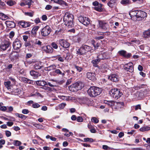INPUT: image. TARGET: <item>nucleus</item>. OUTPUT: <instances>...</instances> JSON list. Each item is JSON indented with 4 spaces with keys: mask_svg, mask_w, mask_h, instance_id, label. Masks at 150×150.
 Returning a JSON list of instances; mask_svg holds the SVG:
<instances>
[{
    "mask_svg": "<svg viewBox=\"0 0 150 150\" xmlns=\"http://www.w3.org/2000/svg\"><path fill=\"white\" fill-rule=\"evenodd\" d=\"M74 16L73 14L69 12H66L64 17V21L66 25L70 28L73 27L74 24L73 23Z\"/></svg>",
    "mask_w": 150,
    "mask_h": 150,
    "instance_id": "nucleus-1",
    "label": "nucleus"
},
{
    "mask_svg": "<svg viewBox=\"0 0 150 150\" xmlns=\"http://www.w3.org/2000/svg\"><path fill=\"white\" fill-rule=\"evenodd\" d=\"M107 5L109 7L111 8L116 7L117 5L116 0H110L107 3Z\"/></svg>",
    "mask_w": 150,
    "mask_h": 150,
    "instance_id": "nucleus-22",
    "label": "nucleus"
},
{
    "mask_svg": "<svg viewBox=\"0 0 150 150\" xmlns=\"http://www.w3.org/2000/svg\"><path fill=\"white\" fill-rule=\"evenodd\" d=\"M55 57H56V58L58 59V61L61 62H63L64 61L63 58L62 57H60V55H58Z\"/></svg>",
    "mask_w": 150,
    "mask_h": 150,
    "instance_id": "nucleus-44",
    "label": "nucleus"
},
{
    "mask_svg": "<svg viewBox=\"0 0 150 150\" xmlns=\"http://www.w3.org/2000/svg\"><path fill=\"white\" fill-rule=\"evenodd\" d=\"M22 43L18 39H16L13 43V46L14 50H18L22 46Z\"/></svg>",
    "mask_w": 150,
    "mask_h": 150,
    "instance_id": "nucleus-12",
    "label": "nucleus"
},
{
    "mask_svg": "<svg viewBox=\"0 0 150 150\" xmlns=\"http://www.w3.org/2000/svg\"><path fill=\"white\" fill-rule=\"evenodd\" d=\"M76 120L77 121L79 122H82L83 121V118L80 116L77 117Z\"/></svg>",
    "mask_w": 150,
    "mask_h": 150,
    "instance_id": "nucleus-52",
    "label": "nucleus"
},
{
    "mask_svg": "<svg viewBox=\"0 0 150 150\" xmlns=\"http://www.w3.org/2000/svg\"><path fill=\"white\" fill-rule=\"evenodd\" d=\"M31 42L33 44V45L34 44L38 45H41L42 42L39 40L36 39L34 40H31Z\"/></svg>",
    "mask_w": 150,
    "mask_h": 150,
    "instance_id": "nucleus-36",
    "label": "nucleus"
},
{
    "mask_svg": "<svg viewBox=\"0 0 150 150\" xmlns=\"http://www.w3.org/2000/svg\"><path fill=\"white\" fill-rule=\"evenodd\" d=\"M8 18V17L6 15L0 12V18L3 20H5L7 19Z\"/></svg>",
    "mask_w": 150,
    "mask_h": 150,
    "instance_id": "nucleus-35",
    "label": "nucleus"
},
{
    "mask_svg": "<svg viewBox=\"0 0 150 150\" xmlns=\"http://www.w3.org/2000/svg\"><path fill=\"white\" fill-rule=\"evenodd\" d=\"M36 83L39 86H43L47 85V83L44 81H36Z\"/></svg>",
    "mask_w": 150,
    "mask_h": 150,
    "instance_id": "nucleus-29",
    "label": "nucleus"
},
{
    "mask_svg": "<svg viewBox=\"0 0 150 150\" xmlns=\"http://www.w3.org/2000/svg\"><path fill=\"white\" fill-rule=\"evenodd\" d=\"M138 10L131 11L129 13V15L131 18L136 17L137 18V12Z\"/></svg>",
    "mask_w": 150,
    "mask_h": 150,
    "instance_id": "nucleus-28",
    "label": "nucleus"
},
{
    "mask_svg": "<svg viewBox=\"0 0 150 150\" xmlns=\"http://www.w3.org/2000/svg\"><path fill=\"white\" fill-rule=\"evenodd\" d=\"M4 84L6 87L8 88L10 86L11 82L9 81L5 82H4Z\"/></svg>",
    "mask_w": 150,
    "mask_h": 150,
    "instance_id": "nucleus-49",
    "label": "nucleus"
},
{
    "mask_svg": "<svg viewBox=\"0 0 150 150\" xmlns=\"http://www.w3.org/2000/svg\"><path fill=\"white\" fill-rule=\"evenodd\" d=\"M104 103L105 104H106L109 107H111L114 106L116 103L115 102L112 100H104Z\"/></svg>",
    "mask_w": 150,
    "mask_h": 150,
    "instance_id": "nucleus-24",
    "label": "nucleus"
},
{
    "mask_svg": "<svg viewBox=\"0 0 150 150\" xmlns=\"http://www.w3.org/2000/svg\"><path fill=\"white\" fill-rule=\"evenodd\" d=\"M11 43L8 40H6L2 42L0 44V50L4 51L8 49V52L10 51L11 50V47L10 46Z\"/></svg>",
    "mask_w": 150,
    "mask_h": 150,
    "instance_id": "nucleus-5",
    "label": "nucleus"
},
{
    "mask_svg": "<svg viewBox=\"0 0 150 150\" xmlns=\"http://www.w3.org/2000/svg\"><path fill=\"white\" fill-rule=\"evenodd\" d=\"M99 27L103 30L108 31L109 30V25L105 21H99Z\"/></svg>",
    "mask_w": 150,
    "mask_h": 150,
    "instance_id": "nucleus-8",
    "label": "nucleus"
},
{
    "mask_svg": "<svg viewBox=\"0 0 150 150\" xmlns=\"http://www.w3.org/2000/svg\"><path fill=\"white\" fill-rule=\"evenodd\" d=\"M84 141L85 142H93V140L91 138H84Z\"/></svg>",
    "mask_w": 150,
    "mask_h": 150,
    "instance_id": "nucleus-43",
    "label": "nucleus"
},
{
    "mask_svg": "<svg viewBox=\"0 0 150 150\" xmlns=\"http://www.w3.org/2000/svg\"><path fill=\"white\" fill-rule=\"evenodd\" d=\"M15 34L14 32L13 31H11L9 33V37L10 38H12L14 36Z\"/></svg>",
    "mask_w": 150,
    "mask_h": 150,
    "instance_id": "nucleus-57",
    "label": "nucleus"
},
{
    "mask_svg": "<svg viewBox=\"0 0 150 150\" xmlns=\"http://www.w3.org/2000/svg\"><path fill=\"white\" fill-rule=\"evenodd\" d=\"M124 69L130 72L134 71L133 64L132 62H129L125 64L123 66Z\"/></svg>",
    "mask_w": 150,
    "mask_h": 150,
    "instance_id": "nucleus-11",
    "label": "nucleus"
},
{
    "mask_svg": "<svg viewBox=\"0 0 150 150\" xmlns=\"http://www.w3.org/2000/svg\"><path fill=\"white\" fill-rule=\"evenodd\" d=\"M144 37L146 38H150V29L145 31L144 33Z\"/></svg>",
    "mask_w": 150,
    "mask_h": 150,
    "instance_id": "nucleus-33",
    "label": "nucleus"
},
{
    "mask_svg": "<svg viewBox=\"0 0 150 150\" xmlns=\"http://www.w3.org/2000/svg\"><path fill=\"white\" fill-rule=\"evenodd\" d=\"M99 57L101 59H108L110 57V55L107 52H103L99 54Z\"/></svg>",
    "mask_w": 150,
    "mask_h": 150,
    "instance_id": "nucleus-20",
    "label": "nucleus"
},
{
    "mask_svg": "<svg viewBox=\"0 0 150 150\" xmlns=\"http://www.w3.org/2000/svg\"><path fill=\"white\" fill-rule=\"evenodd\" d=\"M54 2L63 6H67V4L63 0H53Z\"/></svg>",
    "mask_w": 150,
    "mask_h": 150,
    "instance_id": "nucleus-21",
    "label": "nucleus"
},
{
    "mask_svg": "<svg viewBox=\"0 0 150 150\" xmlns=\"http://www.w3.org/2000/svg\"><path fill=\"white\" fill-rule=\"evenodd\" d=\"M5 133L6 136L8 137L10 136L11 135V132L8 130H6L5 131Z\"/></svg>",
    "mask_w": 150,
    "mask_h": 150,
    "instance_id": "nucleus-56",
    "label": "nucleus"
},
{
    "mask_svg": "<svg viewBox=\"0 0 150 150\" xmlns=\"http://www.w3.org/2000/svg\"><path fill=\"white\" fill-rule=\"evenodd\" d=\"M1 57L2 58H7V54H2L1 55H0Z\"/></svg>",
    "mask_w": 150,
    "mask_h": 150,
    "instance_id": "nucleus-64",
    "label": "nucleus"
},
{
    "mask_svg": "<svg viewBox=\"0 0 150 150\" xmlns=\"http://www.w3.org/2000/svg\"><path fill=\"white\" fill-rule=\"evenodd\" d=\"M18 24L23 28L29 27L31 25L30 23L28 22H25L23 21H19L18 22Z\"/></svg>",
    "mask_w": 150,
    "mask_h": 150,
    "instance_id": "nucleus-18",
    "label": "nucleus"
},
{
    "mask_svg": "<svg viewBox=\"0 0 150 150\" xmlns=\"http://www.w3.org/2000/svg\"><path fill=\"white\" fill-rule=\"evenodd\" d=\"M22 112L23 114H27L29 113V111L28 109H24L22 110Z\"/></svg>",
    "mask_w": 150,
    "mask_h": 150,
    "instance_id": "nucleus-55",
    "label": "nucleus"
},
{
    "mask_svg": "<svg viewBox=\"0 0 150 150\" xmlns=\"http://www.w3.org/2000/svg\"><path fill=\"white\" fill-rule=\"evenodd\" d=\"M42 49L47 53H52L53 52V49L50 46L47 45L42 47Z\"/></svg>",
    "mask_w": 150,
    "mask_h": 150,
    "instance_id": "nucleus-16",
    "label": "nucleus"
},
{
    "mask_svg": "<svg viewBox=\"0 0 150 150\" xmlns=\"http://www.w3.org/2000/svg\"><path fill=\"white\" fill-rule=\"evenodd\" d=\"M30 73L31 76L35 77H36L40 76V74L34 70H32L30 71Z\"/></svg>",
    "mask_w": 150,
    "mask_h": 150,
    "instance_id": "nucleus-27",
    "label": "nucleus"
},
{
    "mask_svg": "<svg viewBox=\"0 0 150 150\" xmlns=\"http://www.w3.org/2000/svg\"><path fill=\"white\" fill-rule=\"evenodd\" d=\"M13 144L15 146H19L22 143L19 141L14 140L13 141Z\"/></svg>",
    "mask_w": 150,
    "mask_h": 150,
    "instance_id": "nucleus-39",
    "label": "nucleus"
},
{
    "mask_svg": "<svg viewBox=\"0 0 150 150\" xmlns=\"http://www.w3.org/2000/svg\"><path fill=\"white\" fill-rule=\"evenodd\" d=\"M101 59H100V58H99V55H98L97 57V58L96 59L94 60H93L92 61H94L95 62L98 63H99L100 62Z\"/></svg>",
    "mask_w": 150,
    "mask_h": 150,
    "instance_id": "nucleus-54",
    "label": "nucleus"
},
{
    "mask_svg": "<svg viewBox=\"0 0 150 150\" xmlns=\"http://www.w3.org/2000/svg\"><path fill=\"white\" fill-rule=\"evenodd\" d=\"M74 40L76 42H79L81 41L80 38L78 37H76L74 38Z\"/></svg>",
    "mask_w": 150,
    "mask_h": 150,
    "instance_id": "nucleus-58",
    "label": "nucleus"
},
{
    "mask_svg": "<svg viewBox=\"0 0 150 150\" xmlns=\"http://www.w3.org/2000/svg\"><path fill=\"white\" fill-rule=\"evenodd\" d=\"M91 121L92 122L96 124L98 123L99 120L96 117H93L91 119Z\"/></svg>",
    "mask_w": 150,
    "mask_h": 150,
    "instance_id": "nucleus-48",
    "label": "nucleus"
},
{
    "mask_svg": "<svg viewBox=\"0 0 150 150\" xmlns=\"http://www.w3.org/2000/svg\"><path fill=\"white\" fill-rule=\"evenodd\" d=\"M150 130V127L148 126H145L140 128L139 129L140 131L144 132Z\"/></svg>",
    "mask_w": 150,
    "mask_h": 150,
    "instance_id": "nucleus-38",
    "label": "nucleus"
},
{
    "mask_svg": "<svg viewBox=\"0 0 150 150\" xmlns=\"http://www.w3.org/2000/svg\"><path fill=\"white\" fill-rule=\"evenodd\" d=\"M100 46V44L98 42L96 43L95 45H94V47L95 49H97L98 47Z\"/></svg>",
    "mask_w": 150,
    "mask_h": 150,
    "instance_id": "nucleus-63",
    "label": "nucleus"
},
{
    "mask_svg": "<svg viewBox=\"0 0 150 150\" xmlns=\"http://www.w3.org/2000/svg\"><path fill=\"white\" fill-rule=\"evenodd\" d=\"M34 68L35 69H40L41 68V66L40 65V64L37 63L34 65Z\"/></svg>",
    "mask_w": 150,
    "mask_h": 150,
    "instance_id": "nucleus-42",
    "label": "nucleus"
},
{
    "mask_svg": "<svg viewBox=\"0 0 150 150\" xmlns=\"http://www.w3.org/2000/svg\"><path fill=\"white\" fill-rule=\"evenodd\" d=\"M42 89L45 90H47L48 91H51L52 90V88L48 86H43L42 88Z\"/></svg>",
    "mask_w": 150,
    "mask_h": 150,
    "instance_id": "nucleus-53",
    "label": "nucleus"
},
{
    "mask_svg": "<svg viewBox=\"0 0 150 150\" xmlns=\"http://www.w3.org/2000/svg\"><path fill=\"white\" fill-rule=\"evenodd\" d=\"M52 47L55 49H57L58 46L54 42H52L51 44Z\"/></svg>",
    "mask_w": 150,
    "mask_h": 150,
    "instance_id": "nucleus-51",
    "label": "nucleus"
},
{
    "mask_svg": "<svg viewBox=\"0 0 150 150\" xmlns=\"http://www.w3.org/2000/svg\"><path fill=\"white\" fill-rule=\"evenodd\" d=\"M66 105V104L65 103H62L59 105L58 107H56L55 109L57 110L58 109L60 110L64 108Z\"/></svg>",
    "mask_w": 150,
    "mask_h": 150,
    "instance_id": "nucleus-34",
    "label": "nucleus"
},
{
    "mask_svg": "<svg viewBox=\"0 0 150 150\" xmlns=\"http://www.w3.org/2000/svg\"><path fill=\"white\" fill-rule=\"evenodd\" d=\"M79 101L81 103L86 104L89 105L91 103L89 100L86 97H83L79 98Z\"/></svg>",
    "mask_w": 150,
    "mask_h": 150,
    "instance_id": "nucleus-14",
    "label": "nucleus"
},
{
    "mask_svg": "<svg viewBox=\"0 0 150 150\" xmlns=\"http://www.w3.org/2000/svg\"><path fill=\"white\" fill-rule=\"evenodd\" d=\"M108 79L112 81L117 82L119 81V76L116 74H113L109 76Z\"/></svg>",
    "mask_w": 150,
    "mask_h": 150,
    "instance_id": "nucleus-17",
    "label": "nucleus"
},
{
    "mask_svg": "<svg viewBox=\"0 0 150 150\" xmlns=\"http://www.w3.org/2000/svg\"><path fill=\"white\" fill-rule=\"evenodd\" d=\"M92 50L91 47L86 45H83L80 48L76 49V54L78 55H84L88 52L91 53Z\"/></svg>",
    "mask_w": 150,
    "mask_h": 150,
    "instance_id": "nucleus-2",
    "label": "nucleus"
},
{
    "mask_svg": "<svg viewBox=\"0 0 150 150\" xmlns=\"http://www.w3.org/2000/svg\"><path fill=\"white\" fill-rule=\"evenodd\" d=\"M15 1L12 0H8L6 2L7 4L10 6H12L14 4Z\"/></svg>",
    "mask_w": 150,
    "mask_h": 150,
    "instance_id": "nucleus-41",
    "label": "nucleus"
},
{
    "mask_svg": "<svg viewBox=\"0 0 150 150\" xmlns=\"http://www.w3.org/2000/svg\"><path fill=\"white\" fill-rule=\"evenodd\" d=\"M84 86V84L83 82L79 81L75 83L72 85L70 86L69 88H71L73 91H77L81 89Z\"/></svg>",
    "mask_w": 150,
    "mask_h": 150,
    "instance_id": "nucleus-6",
    "label": "nucleus"
},
{
    "mask_svg": "<svg viewBox=\"0 0 150 150\" xmlns=\"http://www.w3.org/2000/svg\"><path fill=\"white\" fill-rule=\"evenodd\" d=\"M6 109V107L5 106H1L0 108V110L3 111H5Z\"/></svg>",
    "mask_w": 150,
    "mask_h": 150,
    "instance_id": "nucleus-60",
    "label": "nucleus"
},
{
    "mask_svg": "<svg viewBox=\"0 0 150 150\" xmlns=\"http://www.w3.org/2000/svg\"><path fill=\"white\" fill-rule=\"evenodd\" d=\"M13 65L12 64H9L6 66V70L8 72L10 73H11Z\"/></svg>",
    "mask_w": 150,
    "mask_h": 150,
    "instance_id": "nucleus-37",
    "label": "nucleus"
},
{
    "mask_svg": "<svg viewBox=\"0 0 150 150\" xmlns=\"http://www.w3.org/2000/svg\"><path fill=\"white\" fill-rule=\"evenodd\" d=\"M40 105L37 103H33L32 105V107L34 108H39Z\"/></svg>",
    "mask_w": 150,
    "mask_h": 150,
    "instance_id": "nucleus-50",
    "label": "nucleus"
},
{
    "mask_svg": "<svg viewBox=\"0 0 150 150\" xmlns=\"http://www.w3.org/2000/svg\"><path fill=\"white\" fill-rule=\"evenodd\" d=\"M39 28V26H36L34 27L32 29L33 31H35L36 32L38 31V29Z\"/></svg>",
    "mask_w": 150,
    "mask_h": 150,
    "instance_id": "nucleus-59",
    "label": "nucleus"
},
{
    "mask_svg": "<svg viewBox=\"0 0 150 150\" xmlns=\"http://www.w3.org/2000/svg\"><path fill=\"white\" fill-rule=\"evenodd\" d=\"M56 69V66L55 65H52L47 67V70L48 71H50L55 69Z\"/></svg>",
    "mask_w": 150,
    "mask_h": 150,
    "instance_id": "nucleus-40",
    "label": "nucleus"
},
{
    "mask_svg": "<svg viewBox=\"0 0 150 150\" xmlns=\"http://www.w3.org/2000/svg\"><path fill=\"white\" fill-rule=\"evenodd\" d=\"M102 92L101 88L95 86H91L88 90V93L91 97H95L100 94Z\"/></svg>",
    "mask_w": 150,
    "mask_h": 150,
    "instance_id": "nucleus-3",
    "label": "nucleus"
},
{
    "mask_svg": "<svg viewBox=\"0 0 150 150\" xmlns=\"http://www.w3.org/2000/svg\"><path fill=\"white\" fill-rule=\"evenodd\" d=\"M24 14L25 15L30 17H32L33 15V13L31 12H25L24 13Z\"/></svg>",
    "mask_w": 150,
    "mask_h": 150,
    "instance_id": "nucleus-46",
    "label": "nucleus"
},
{
    "mask_svg": "<svg viewBox=\"0 0 150 150\" xmlns=\"http://www.w3.org/2000/svg\"><path fill=\"white\" fill-rule=\"evenodd\" d=\"M87 77L92 81H95L96 79L95 74L93 72H88L87 73Z\"/></svg>",
    "mask_w": 150,
    "mask_h": 150,
    "instance_id": "nucleus-19",
    "label": "nucleus"
},
{
    "mask_svg": "<svg viewBox=\"0 0 150 150\" xmlns=\"http://www.w3.org/2000/svg\"><path fill=\"white\" fill-rule=\"evenodd\" d=\"M118 53L120 55L127 58L130 57L132 56V54L131 53H127L126 51L124 50L119 51H118Z\"/></svg>",
    "mask_w": 150,
    "mask_h": 150,
    "instance_id": "nucleus-15",
    "label": "nucleus"
},
{
    "mask_svg": "<svg viewBox=\"0 0 150 150\" xmlns=\"http://www.w3.org/2000/svg\"><path fill=\"white\" fill-rule=\"evenodd\" d=\"M79 20L81 23L86 26L90 23V20L87 17L80 16L79 17Z\"/></svg>",
    "mask_w": 150,
    "mask_h": 150,
    "instance_id": "nucleus-10",
    "label": "nucleus"
},
{
    "mask_svg": "<svg viewBox=\"0 0 150 150\" xmlns=\"http://www.w3.org/2000/svg\"><path fill=\"white\" fill-rule=\"evenodd\" d=\"M109 94L111 97L115 99H117L122 95V92L117 88L112 89L109 91Z\"/></svg>",
    "mask_w": 150,
    "mask_h": 150,
    "instance_id": "nucleus-4",
    "label": "nucleus"
},
{
    "mask_svg": "<svg viewBox=\"0 0 150 150\" xmlns=\"http://www.w3.org/2000/svg\"><path fill=\"white\" fill-rule=\"evenodd\" d=\"M24 45L25 47H28L29 48H32L33 47V44L31 42V40L30 41L25 42Z\"/></svg>",
    "mask_w": 150,
    "mask_h": 150,
    "instance_id": "nucleus-31",
    "label": "nucleus"
},
{
    "mask_svg": "<svg viewBox=\"0 0 150 150\" xmlns=\"http://www.w3.org/2000/svg\"><path fill=\"white\" fill-rule=\"evenodd\" d=\"M75 67L77 71L79 72H81L83 70L82 68L80 67L77 66H75Z\"/></svg>",
    "mask_w": 150,
    "mask_h": 150,
    "instance_id": "nucleus-47",
    "label": "nucleus"
},
{
    "mask_svg": "<svg viewBox=\"0 0 150 150\" xmlns=\"http://www.w3.org/2000/svg\"><path fill=\"white\" fill-rule=\"evenodd\" d=\"M21 91L19 88L13 89L11 91V94L15 95H19L21 93Z\"/></svg>",
    "mask_w": 150,
    "mask_h": 150,
    "instance_id": "nucleus-25",
    "label": "nucleus"
},
{
    "mask_svg": "<svg viewBox=\"0 0 150 150\" xmlns=\"http://www.w3.org/2000/svg\"><path fill=\"white\" fill-rule=\"evenodd\" d=\"M102 6L103 5L102 4H100L98 5L95 7L94 9L98 11L101 12L103 11V9L102 8Z\"/></svg>",
    "mask_w": 150,
    "mask_h": 150,
    "instance_id": "nucleus-32",
    "label": "nucleus"
},
{
    "mask_svg": "<svg viewBox=\"0 0 150 150\" xmlns=\"http://www.w3.org/2000/svg\"><path fill=\"white\" fill-rule=\"evenodd\" d=\"M120 3L124 5H127L132 4V2L129 0H122L120 1Z\"/></svg>",
    "mask_w": 150,
    "mask_h": 150,
    "instance_id": "nucleus-30",
    "label": "nucleus"
},
{
    "mask_svg": "<svg viewBox=\"0 0 150 150\" xmlns=\"http://www.w3.org/2000/svg\"><path fill=\"white\" fill-rule=\"evenodd\" d=\"M58 42L59 45L65 48H68L70 46L69 43L64 39H60Z\"/></svg>",
    "mask_w": 150,
    "mask_h": 150,
    "instance_id": "nucleus-13",
    "label": "nucleus"
},
{
    "mask_svg": "<svg viewBox=\"0 0 150 150\" xmlns=\"http://www.w3.org/2000/svg\"><path fill=\"white\" fill-rule=\"evenodd\" d=\"M16 52H14L12 51L11 53L9 54V57L11 58V59L12 60H14V59H17L18 57V54H16L15 55H14L13 56V57H12V55L13 54L16 53Z\"/></svg>",
    "mask_w": 150,
    "mask_h": 150,
    "instance_id": "nucleus-26",
    "label": "nucleus"
},
{
    "mask_svg": "<svg viewBox=\"0 0 150 150\" xmlns=\"http://www.w3.org/2000/svg\"><path fill=\"white\" fill-rule=\"evenodd\" d=\"M147 16V14L146 12L141 10H138L137 18L139 20H145Z\"/></svg>",
    "mask_w": 150,
    "mask_h": 150,
    "instance_id": "nucleus-9",
    "label": "nucleus"
},
{
    "mask_svg": "<svg viewBox=\"0 0 150 150\" xmlns=\"http://www.w3.org/2000/svg\"><path fill=\"white\" fill-rule=\"evenodd\" d=\"M55 72L56 73L62 75V76H64L65 75L64 73H62L61 71L59 69H56L55 71Z\"/></svg>",
    "mask_w": 150,
    "mask_h": 150,
    "instance_id": "nucleus-45",
    "label": "nucleus"
},
{
    "mask_svg": "<svg viewBox=\"0 0 150 150\" xmlns=\"http://www.w3.org/2000/svg\"><path fill=\"white\" fill-rule=\"evenodd\" d=\"M88 129H90V130L94 127L91 125L90 123H89L88 125Z\"/></svg>",
    "mask_w": 150,
    "mask_h": 150,
    "instance_id": "nucleus-61",
    "label": "nucleus"
},
{
    "mask_svg": "<svg viewBox=\"0 0 150 150\" xmlns=\"http://www.w3.org/2000/svg\"><path fill=\"white\" fill-rule=\"evenodd\" d=\"M52 29L48 25L42 28L41 30V34L43 37L48 36L50 33Z\"/></svg>",
    "mask_w": 150,
    "mask_h": 150,
    "instance_id": "nucleus-7",
    "label": "nucleus"
},
{
    "mask_svg": "<svg viewBox=\"0 0 150 150\" xmlns=\"http://www.w3.org/2000/svg\"><path fill=\"white\" fill-rule=\"evenodd\" d=\"M5 23L8 27L10 28H13L16 26L15 23L13 21H6Z\"/></svg>",
    "mask_w": 150,
    "mask_h": 150,
    "instance_id": "nucleus-23",
    "label": "nucleus"
},
{
    "mask_svg": "<svg viewBox=\"0 0 150 150\" xmlns=\"http://www.w3.org/2000/svg\"><path fill=\"white\" fill-rule=\"evenodd\" d=\"M13 124V122H7L6 125L9 127L12 126Z\"/></svg>",
    "mask_w": 150,
    "mask_h": 150,
    "instance_id": "nucleus-62",
    "label": "nucleus"
}]
</instances>
